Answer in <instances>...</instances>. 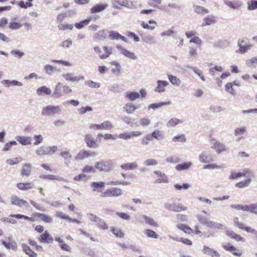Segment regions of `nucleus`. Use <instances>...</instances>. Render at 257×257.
<instances>
[{
  "label": "nucleus",
  "mask_w": 257,
  "mask_h": 257,
  "mask_svg": "<svg viewBox=\"0 0 257 257\" xmlns=\"http://www.w3.org/2000/svg\"><path fill=\"white\" fill-rule=\"evenodd\" d=\"M85 142L89 148H96L98 146L94 138L89 134L85 135Z\"/></svg>",
  "instance_id": "22"
},
{
  "label": "nucleus",
  "mask_w": 257,
  "mask_h": 257,
  "mask_svg": "<svg viewBox=\"0 0 257 257\" xmlns=\"http://www.w3.org/2000/svg\"><path fill=\"white\" fill-rule=\"evenodd\" d=\"M93 49L94 52L98 54L101 59H106L112 52V48L110 46H103L102 49L98 46H95L93 48Z\"/></svg>",
  "instance_id": "2"
},
{
  "label": "nucleus",
  "mask_w": 257,
  "mask_h": 257,
  "mask_svg": "<svg viewBox=\"0 0 257 257\" xmlns=\"http://www.w3.org/2000/svg\"><path fill=\"white\" fill-rule=\"evenodd\" d=\"M168 79L170 82L174 85L179 86L181 83L180 79L174 75H169Z\"/></svg>",
  "instance_id": "54"
},
{
  "label": "nucleus",
  "mask_w": 257,
  "mask_h": 257,
  "mask_svg": "<svg viewBox=\"0 0 257 257\" xmlns=\"http://www.w3.org/2000/svg\"><path fill=\"white\" fill-rule=\"evenodd\" d=\"M204 22L202 24V26L204 27L207 25H210L216 22L215 18L213 16H210L205 18L203 19Z\"/></svg>",
  "instance_id": "52"
},
{
  "label": "nucleus",
  "mask_w": 257,
  "mask_h": 257,
  "mask_svg": "<svg viewBox=\"0 0 257 257\" xmlns=\"http://www.w3.org/2000/svg\"><path fill=\"white\" fill-rule=\"evenodd\" d=\"M245 211L250 212L257 215V203L246 205Z\"/></svg>",
  "instance_id": "51"
},
{
  "label": "nucleus",
  "mask_w": 257,
  "mask_h": 257,
  "mask_svg": "<svg viewBox=\"0 0 257 257\" xmlns=\"http://www.w3.org/2000/svg\"><path fill=\"white\" fill-rule=\"evenodd\" d=\"M93 191L101 192L104 188L105 183L103 182H93L90 184Z\"/></svg>",
  "instance_id": "26"
},
{
  "label": "nucleus",
  "mask_w": 257,
  "mask_h": 257,
  "mask_svg": "<svg viewBox=\"0 0 257 257\" xmlns=\"http://www.w3.org/2000/svg\"><path fill=\"white\" fill-rule=\"evenodd\" d=\"M211 156L210 154H207L205 152H202L199 156V160L203 163H208L211 160Z\"/></svg>",
  "instance_id": "41"
},
{
  "label": "nucleus",
  "mask_w": 257,
  "mask_h": 257,
  "mask_svg": "<svg viewBox=\"0 0 257 257\" xmlns=\"http://www.w3.org/2000/svg\"><path fill=\"white\" fill-rule=\"evenodd\" d=\"M110 63L111 65H114L115 67L114 68H112L111 69L112 73L114 74L115 75H119L121 69V66L120 64L117 62L115 61H112Z\"/></svg>",
  "instance_id": "47"
},
{
  "label": "nucleus",
  "mask_w": 257,
  "mask_h": 257,
  "mask_svg": "<svg viewBox=\"0 0 257 257\" xmlns=\"http://www.w3.org/2000/svg\"><path fill=\"white\" fill-rule=\"evenodd\" d=\"M37 216L40 218L41 220L43 221L45 223H52L53 222V219L50 216L40 213H37Z\"/></svg>",
  "instance_id": "45"
},
{
  "label": "nucleus",
  "mask_w": 257,
  "mask_h": 257,
  "mask_svg": "<svg viewBox=\"0 0 257 257\" xmlns=\"http://www.w3.org/2000/svg\"><path fill=\"white\" fill-rule=\"evenodd\" d=\"M95 168L100 172H110L113 169V162L111 160L98 162L95 163Z\"/></svg>",
  "instance_id": "1"
},
{
  "label": "nucleus",
  "mask_w": 257,
  "mask_h": 257,
  "mask_svg": "<svg viewBox=\"0 0 257 257\" xmlns=\"http://www.w3.org/2000/svg\"><path fill=\"white\" fill-rule=\"evenodd\" d=\"M177 227L186 233L190 234L193 231L190 227L183 224H179L177 225Z\"/></svg>",
  "instance_id": "57"
},
{
  "label": "nucleus",
  "mask_w": 257,
  "mask_h": 257,
  "mask_svg": "<svg viewBox=\"0 0 257 257\" xmlns=\"http://www.w3.org/2000/svg\"><path fill=\"white\" fill-rule=\"evenodd\" d=\"M10 53L13 56L18 59H21L25 55L24 52L19 50H12Z\"/></svg>",
  "instance_id": "62"
},
{
  "label": "nucleus",
  "mask_w": 257,
  "mask_h": 257,
  "mask_svg": "<svg viewBox=\"0 0 257 257\" xmlns=\"http://www.w3.org/2000/svg\"><path fill=\"white\" fill-rule=\"evenodd\" d=\"M58 150V148L56 146H45V151L46 155H52Z\"/></svg>",
  "instance_id": "55"
},
{
  "label": "nucleus",
  "mask_w": 257,
  "mask_h": 257,
  "mask_svg": "<svg viewBox=\"0 0 257 257\" xmlns=\"http://www.w3.org/2000/svg\"><path fill=\"white\" fill-rule=\"evenodd\" d=\"M16 140L22 145H28L31 144V138L29 137L17 136Z\"/></svg>",
  "instance_id": "33"
},
{
  "label": "nucleus",
  "mask_w": 257,
  "mask_h": 257,
  "mask_svg": "<svg viewBox=\"0 0 257 257\" xmlns=\"http://www.w3.org/2000/svg\"><path fill=\"white\" fill-rule=\"evenodd\" d=\"M89 24V20H84L74 24L75 27L78 29L83 28L85 26Z\"/></svg>",
  "instance_id": "61"
},
{
  "label": "nucleus",
  "mask_w": 257,
  "mask_h": 257,
  "mask_svg": "<svg viewBox=\"0 0 257 257\" xmlns=\"http://www.w3.org/2000/svg\"><path fill=\"white\" fill-rule=\"evenodd\" d=\"M1 243L7 249H12L13 250H16L17 249V244L15 241L7 242L6 241L2 240Z\"/></svg>",
  "instance_id": "42"
},
{
  "label": "nucleus",
  "mask_w": 257,
  "mask_h": 257,
  "mask_svg": "<svg viewBox=\"0 0 257 257\" xmlns=\"http://www.w3.org/2000/svg\"><path fill=\"white\" fill-rule=\"evenodd\" d=\"M61 76L65 80L72 82L79 81L84 79L83 76H75L73 73L69 72L63 73Z\"/></svg>",
  "instance_id": "13"
},
{
  "label": "nucleus",
  "mask_w": 257,
  "mask_h": 257,
  "mask_svg": "<svg viewBox=\"0 0 257 257\" xmlns=\"http://www.w3.org/2000/svg\"><path fill=\"white\" fill-rule=\"evenodd\" d=\"M145 234L148 237L153 238H158L159 235L156 233L155 231L152 229H147L145 231Z\"/></svg>",
  "instance_id": "59"
},
{
  "label": "nucleus",
  "mask_w": 257,
  "mask_h": 257,
  "mask_svg": "<svg viewBox=\"0 0 257 257\" xmlns=\"http://www.w3.org/2000/svg\"><path fill=\"white\" fill-rule=\"evenodd\" d=\"M170 102H160L157 103H152L149 105L148 109L152 108L153 109H155L157 108H159L163 106L169 105L170 104Z\"/></svg>",
  "instance_id": "56"
},
{
  "label": "nucleus",
  "mask_w": 257,
  "mask_h": 257,
  "mask_svg": "<svg viewBox=\"0 0 257 257\" xmlns=\"http://www.w3.org/2000/svg\"><path fill=\"white\" fill-rule=\"evenodd\" d=\"M257 9V1L251 0L247 3V10L252 11Z\"/></svg>",
  "instance_id": "64"
},
{
  "label": "nucleus",
  "mask_w": 257,
  "mask_h": 257,
  "mask_svg": "<svg viewBox=\"0 0 257 257\" xmlns=\"http://www.w3.org/2000/svg\"><path fill=\"white\" fill-rule=\"evenodd\" d=\"M174 142L185 143L186 141V138L184 134H179L172 138Z\"/></svg>",
  "instance_id": "53"
},
{
  "label": "nucleus",
  "mask_w": 257,
  "mask_h": 257,
  "mask_svg": "<svg viewBox=\"0 0 257 257\" xmlns=\"http://www.w3.org/2000/svg\"><path fill=\"white\" fill-rule=\"evenodd\" d=\"M60 156L63 158L64 164L69 165L72 158L71 153L69 151H62L60 153Z\"/></svg>",
  "instance_id": "27"
},
{
  "label": "nucleus",
  "mask_w": 257,
  "mask_h": 257,
  "mask_svg": "<svg viewBox=\"0 0 257 257\" xmlns=\"http://www.w3.org/2000/svg\"><path fill=\"white\" fill-rule=\"evenodd\" d=\"M142 39L144 42L149 45L155 44L156 43V40L150 34L142 36Z\"/></svg>",
  "instance_id": "39"
},
{
  "label": "nucleus",
  "mask_w": 257,
  "mask_h": 257,
  "mask_svg": "<svg viewBox=\"0 0 257 257\" xmlns=\"http://www.w3.org/2000/svg\"><path fill=\"white\" fill-rule=\"evenodd\" d=\"M246 131V128L244 126L237 127L234 130V135L237 137V139L236 140V142H239L243 138V135Z\"/></svg>",
  "instance_id": "28"
},
{
  "label": "nucleus",
  "mask_w": 257,
  "mask_h": 257,
  "mask_svg": "<svg viewBox=\"0 0 257 257\" xmlns=\"http://www.w3.org/2000/svg\"><path fill=\"white\" fill-rule=\"evenodd\" d=\"M84 84L90 88H98L100 87V84L97 82H95L92 80H87L84 82Z\"/></svg>",
  "instance_id": "60"
},
{
  "label": "nucleus",
  "mask_w": 257,
  "mask_h": 257,
  "mask_svg": "<svg viewBox=\"0 0 257 257\" xmlns=\"http://www.w3.org/2000/svg\"><path fill=\"white\" fill-rule=\"evenodd\" d=\"M222 247L226 251L231 252L232 254L236 256H240L242 255V251L237 249L236 247L229 243L223 244Z\"/></svg>",
  "instance_id": "14"
},
{
  "label": "nucleus",
  "mask_w": 257,
  "mask_h": 257,
  "mask_svg": "<svg viewBox=\"0 0 257 257\" xmlns=\"http://www.w3.org/2000/svg\"><path fill=\"white\" fill-rule=\"evenodd\" d=\"M193 9L194 12L198 14L204 15L209 13V11L207 9L200 6H194Z\"/></svg>",
  "instance_id": "48"
},
{
  "label": "nucleus",
  "mask_w": 257,
  "mask_h": 257,
  "mask_svg": "<svg viewBox=\"0 0 257 257\" xmlns=\"http://www.w3.org/2000/svg\"><path fill=\"white\" fill-rule=\"evenodd\" d=\"M207 226L212 229H223L224 225L221 223L209 220Z\"/></svg>",
  "instance_id": "50"
},
{
  "label": "nucleus",
  "mask_w": 257,
  "mask_h": 257,
  "mask_svg": "<svg viewBox=\"0 0 257 257\" xmlns=\"http://www.w3.org/2000/svg\"><path fill=\"white\" fill-rule=\"evenodd\" d=\"M107 36V34L105 30H101L96 33L94 36V38L97 40L103 41Z\"/></svg>",
  "instance_id": "44"
},
{
  "label": "nucleus",
  "mask_w": 257,
  "mask_h": 257,
  "mask_svg": "<svg viewBox=\"0 0 257 257\" xmlns=\"http://www.w3.org/2000/svg\"><path fill=\"white\" fill-rule=\"evenodd\" d=\"M108 38L111 40H121L122 41H125V37L121 35L118 32L112 31L109 32Z\"/></svg>",
  "instance_id": "25"
},
{
  "label": "nucleus",
  "mask_w": 257,
  "mask_h": 257,
  "mask_svg": "<svg viewBox=\"0 0 257 257\" xmlns=\"http://www.w3.org/2000/svg\"><path fill=\"white\" fill-rule=\"evenodd\" d=\"M95 156L96 153L94 152H91L90 151L82 150L79 151L75 157V159L76 161H81L89 157H95Z\"/></svg>",
  "instance_id": "9"
},
{
  "label": "nucleus",
  "mask_w": 257,
  "mask_h": 257,
  "mask_svg": "<svg viewBox=\"0 0 257 257\" xmlns=\"http://www.w3.org/2000/svg\"><path fill=\"white\" fill-rule=\"evenodd\" d=\"M40 240L42 242L51 243L53 239L49 233L48 231L46 230L40 236Z\"/></svg>",
  "instance_id": "35"
},
{
  "label": "nucleus",
  "mask_w": 257,
  "mask_h": 257,
  "mask_svg": "<svg viewBox=\"0 0 257 257\" xmlns=\"http://www.w3.org/2000/svg\"><path fill=\"white\" fill-rule=\"evenodd\" d=\"M108 7V5L107 4H97L90 9V13L91 14L100 13L105 10Z\"/></svg>",
  "instance_id": "15"
},
{
  "label": "nucleus",
  "mask_w": 257,
  "mask_h": 257,
  "mask_svg": "<svg viewBox=\"0 0 257 257\" xmlns=\"http://www.w3.org/2000/svg\"><path fill=\"white\" fill-rule=\"evenodd\" d=\"M2 84H3L4 86L6 87H10L11 86H23V83L21 82H20L18 80H4L1 82Z\"/></svg>",
  "instance_id": "32"
},
{
  "label": "nucleus",
  "mask_w": 257,
  "mask_h": 257,
  "mask_svg": "<svg viewBox=\"0 0 257 257\" xmlns=\"http://www.w3.org/2000/svg\"><path fill=\"white\" fill-rule=\"evenodd\" d=\"M154 173L160 177L156 180L155 183H168L169 182V178L165 173L162 172L160 171H155Z\"/></svg>",
  "instance_id": "20"
},
{
  "label": "nucleus",
  "mask_w": 257,
  "mask_h": 257,
  "mask_svg": "<svg viewBox=\"0 0 257 257\" xmlns=\"http://www.w3.org/2000/svg\"><path fill=\"white\" fill-rule=\"evenodd\" d=\"M122 7L130 10H134L138 8V2L135 1L123 0Z\"/></svg>",
  "instance_id": "30"
},
{
  "label": "nucleus",
  "mask_w": 257,
  "mask_h": 257,
  "mask_svg": "<svg viewBox=\"0 0 257 257\" xmlns=\"http://www.w3.org/2000/svg\"><path fill=\"white\" fill-rule=\"evenodd\" d=\"M192 165V163L190 162H184L182 164L177 165L175 167V169L179 171L188 170Z\"/></svg>",
  "instance_id": "40"
},
{
  "label": "nucleus",
  "mask_w": 257,
  "mask_h": 257,
  "mask_svg": "<svg viewBox=\"0 0 257 257\" xmlns=\"http://www.w3.org/2000/svg\"><path fill=\"white\" fill-rule=\"evenodd\" d=\"M142 217L146 224L152 227H157L159 226L158 223L153 218L144 214L142 215Z\"/></svg>",
  "instance_id": "31"
},
{
  "label": "nucleus",
  "mask_w": 257,
  "mask_h": 257,
  "mask_svg": "<svg viewBox=\"0 0 257 257\" xmlns=\"http://www.w3.org/2000/svg\"><path fill=\"white\" fill-rule=\"evenodd\" d=\"M51 90L46 86H43L37 89V93L39 95L43 94L50 95L51 93Z\"/></svg>",
  "instance_id": "43"
},
{
  "label": "nucleus",
  "mask_w": 257,
  "mask_h": 257,
  "mask_svg": "<svg viewBox=\"0 0 257 257\" xmlns=\"http://www.w3.org/2000/svg\"><path fill=\"white\" fill-rule=\"evenodd\" d=\"M122 194V191L121 189L113 187L106 190L101 194L100 196L102 197H118L120 196Z\"/></svg>",
  "instance_id": "4"
},
{
  "label": "nucleus",
  "mask_w": 257,
  "mask_h": 257,
  "mask_svg": "<svg viewBox=\"0 0 257 257\" xmlns=\"http://www.w3.org/2000/svg\"><path fill=\"white\" fill-rule=\"evenodd\" d=\"M125 96L130 101H133L139 98L140 97V94L139 92L135 91L127 92L125 93Z\"/></svg>",
  "instance_id": "36"
},
{
  "label": "nucleus",
  "mask_w": 257,
  "mask_h": 257,
  "mask_svg": "<svg viewBox=\"0 0 257 257\" xmlns=\"http://www.w3.org/2000/svg\"><path fill=\"white\" fill-rule=\"evenodd\" d=\"M182 122L183 121L179 119H178L177 118H173L168 121V122L167 123V125L168 127L174 126L179 123H182Z\"/></svg>",
  "instance_id": "58"
},
{
  "label": "nucleus",
  "mask_w": 257,
  "mask_h": 257,
  "mask_svg": "<svg viewBox=\"0 0 257 257\" xmlns=\"http://www.w3.org/2000/svg\"><path fill=\"white\" fill-rule=\"evenodd\" d=\"M116 47L121 54L123 55L127 58L132 60H136L137 59V56L135 53L126 50L122 47V46L118 45H116Z\"/></svg>",
  "instance_id": "12"
},
{
  "label": "nucleus",
  "mask_w": 257,
  "mask_h": 257,
  "mask_svg": "<svg viewBox=\"0 0 257 257\" xmlns=\"http://www.w3.org/2000/svg\"><path fill=\"white\" fill-rule=\"evenodd\" d=\"M247 41L248 39L247 38H243L238 41L237 45L239 48L238 51L241 54L246 53L248 50L252 47L251 45L247 44Z\"/></svg>",
  "instance_id": "8"
},
{
  "label": "nucleus",
  "mask_w": 257,
  "mask_h": 257,
  "mask_svg": "<svg viewBox=\"0 0 257 257\" xmlns=\"http://www.w3.org/2000/svg\"><path fill=\"white\" fill-rule=\"evenodd\" d=\"M140 108V105H136L131 102L125 103L123 107V110L127 113H133L135 111Z\"/></svg>",
  "instance_id": "19"
},
{
  "label": "nucleus",
  "mask_w": 257,
  "mask_h": 257,
  "mask_svg": "<svg viewBox=\"0 0 257 257\" xmlns=\"http://www.w3.org/2000/svg\"><path fill=\"white\" fill-rule=\"evenodd\" d=\"M113 127V125L111 123L108 121H104L103 123L97 124H91L89 126L90 128L95 129V130H111Z\"/></svg>",
  "instance_id": "11"
},
{
  "label": "nucleus",
  "mask_w": 257,
  "mask_h": 257,
  "mask_svg": "<svg viewBox=\"0 0 257 257\" xmlns=\"http://www.w3.org/2000/svg\"><path fill=\"white\" fill-rule=\"evenodd\" d=\"M138 165L137 162L124 163L120 165V168L125 171L133 170L137 169Z\"/></svg>",
  "instance_id": "29"
},
{
  "label": "nucleus",
  "mask_w": 257,
  "mask_h": 257,
  "mask_svg": "<svg viewBox=\"0 0 257 257\" xmlns=\"http://www.w3.org/2000/svg\"><path fill=\"white\" fill-rule=\"evenodd\" d=\"M169 85V82L166 80H158L156 82V86L154 88V91L161 93L166 91V87Z\"/></svg>",
  "instance_id": "10"
},
{
  "label": "nucleus",
  "mask_w": 257,
  "mask_h": 257,
  "mask_svg": "<svg viewBox=\"0 0 257 257\" xmlns=\"http://www.w3.org/2000/svg\"><path fill=\"white\" fill-rule=\"evenodd\" d=\"M223 3L225 5L233 9H238L242 6L241 2L238 0H235L233 1L224 0Z\"/></svg>",
  "instance_id": "23"
},
{
  "label": "nucleus",
  "mask_w": 257,
  "mask_h": 257,
  "mask_svg": "<svg viewBox=\"0 0 257 257\" xmlns=\"http://www.w3.org/2000/svg\"><path fill=\"white\" fill-rule=\"evenodd\" d=\"M142 133L140 131H129L124 132L122 133L117 135V138L124 140H128L134 137H138L142 135Z\"/></svg>",
  "instance_id": "7"
},
{
  "label": "nucleus",
  "mask_w": 257,
  "mask_h": 257,
  "mask_svg": "<svg viewBox=\"0 0 257 257\" xmlns=\"http://www.w3.org/2000/svg\"><path fill=\"white\" fill-rule=\"evenodd\" d=\"M17 187L19 189L25 191L33 188L34 187V185L32 183H19L17 184Z\"/></svg>",
  "instance_id": "46"
},
{
  "label": "nucleus",
  "mask_w": 257,
  "mask_h": 257,
  "mask_svg": "<svg viewBox=\"0 0 257 257\" xmlns=\"http://www.w3.org/2000/svg\"><path fill=\"white\" fill-rule=\"evenodd\" d=\"M166 161L168 163L176 164L180 162V159L176 156H169L166 158Z\"/></svg>",
  "instance_id": "63"
},
{
  "label": "nucleus",
  "mask_w": 257,
  "mask_h": 257,
  "mask_svg": "<svg viewBox=\"0 0 257 257\" xmlns=\"http://www.w3.org/2000/svg\"><path fill=\"white\" fill-rule=\"evenodd\" d=\"M152 136L154 139L158 141L163 140L165 138L164 133L158 130L154 131L152 133Z\"/></svg>",
  "instance_id": "49"
},
{
  "label": "nucleus",
  "mask_w": 257,
  "mask_h": 257,
  "mask_svg": "<svg viewBox=\"0 0 257 257\" xmlns=\"http://www.w3.org/2000/svg\"><path fill=\"white\" fill-rule=\"evenodd\" d=\"M31 165L30 163L24 164L21 169V174L22 176H29L31 172Z\"/></svg>",
  "instance_id": "38"
},
{
  "label": "nucleus",
  "mask_w": 257,
  "mask_h": 257,
  "mask_svg": "<svg viewBox=\"0 0 257 257\" xmlns=\"http://www.w3.org/2000/svg\"><path fill=\"white\" fill-rule=\"evenodd\" d=\"M11 202L13 205H17L19 207L27 206L28 204L26 201L20 199L16 195H13L11 196Z\"/></svg>",
  "instance_id": "17"
},
{
  "label": "nucleus",
  "mask_w": 257,
  "mask_h": 257,
  "mask_svg": "<svg viewBox=\"0 0 257 257\" xmlns=\"http://www.w3.org/2000/svg\"><path fill=\"white\" fill-rule=\"evenodd\" d=\"M148 23L150 25L154 24L155 26H151L149 25L148 23L142 21L141 23V26L142 27H143L144 29L150 30H154L155 29V27L157 26V22L153 20H149L148 21Z\"/></svg>",
  "instance_id": "34"
},
{
  "label": "nucleus",
  "mask_w": 257,
  "mask_h": 257,
  "mask_svg": "<svg viewBox=\"0 0 257 257\" xmlns=\"http://www.w3.org/2000/svg\"><path fill=\"white\" fill-rule=\"evenodd\" d=\"M62 87L63 84L60 82H58L55 87L52 96L57 98L61 97L63 96Z\"/></svg>",
  "instance_id": "21"
},
{
  "label": "nucleus",
  "mask_w": 257,
  "mask_h": 257,
  "mask_svg": "<svg viewBox=\"0 0 257 257\" xmlns=\"http://www.w3.org/2000/svg\"><path fill=\"white\" fill-rule=\"evenodd\" d=\"M165 207L171 211L179 212L181 210H186L187 207L178 203H165Z\"/></svg>",
  "instance_id": "6"
},
{
  "label": "nucleus",
  "mask_w": 257,
  "mask_h": 257,
  "mask_svg": "<svg viewBox=\"0 0 257 257\" xmlns=\"http://www.w3.org/2000/svg\"><path fill=\"white\" fill-rule=\"evenodd\" d=\"M246 179L239 182L236 183L235 185V187L239 188H243L248 187L252 181V178L254 177H245Z\"/></svg>",
  "instance_id": "24"
},
{
  "label": "nucleus",
  "mask_w": 257,
  "mask_h": 257,
  "mask_svg": "<svg viewBox=\"0 0 257 257\" xmlns=\"http://www.w3.org/2000/svg\"><path fill=\"white\" fill-rule=\"evenodd\" d=\"M22 247L23 251L30 257H36L37 256V254L33 251L27 244L23 243Z\"/></svg>",
  "instance_id": "37"
},
{
  "label": "nucleus",
  "mask_w": 257,
  "mask_h": 257,
  "mask_svg": "<svg viewBox=\"0 0 257 257\" xmlns=\"http://www.w3.org/2000/svg\"><path fill=\"white\" fill-rule=\"evenodd\" d=\"M211 144L213 145L212 148L215 150L217 154H220L225 151V146L223 144L220 143L215 140H212Z\"/></svg>",
  "instance_id": "18"
},
{
  "label": "nucleus",
  "mask_w": 257,
  "mask_h": 257,
  "mask_svg": "<svg viewBox=\"0 0 257 257\" xmlns=\"http://www.w3.org/2000/svg\"><path fill=\"white\" fill-rule=\"evenodd\" d=\"M204 254L211 257H220V253L216 250L207 246L204 245L202 249Z\"/></svg>",
  "instance_id": "16"
},
{
  "label": "nucleus",
  "mask_w": 257,
  "mask_h": 257,
  "mask_svg": "<svg viewBox=\"0 0 257 257\" xmlns=\"http://www.w3.org/2000/svg\"><path fill=\"white\" fill-rule=\"evenodd\" d=\"M241 177H254L253 172L249 169H244L241 172H232L229 177L230 180L238 179Z\"/></svg>",
  "instance_id": "5"
},
{
  "label": "nucleus",
  "mask_w": 257,
  "mask_h": 257,
  "mask_svg": "<svg viewBox=\"0 0 257 257\" xmlns=\"http://www.w3.org/2000/svg\"><path fill=\"white\" fill-rule=\"evenodd\" d=\"M62 109L58 105H49L42 109V115L43 116H53L61 113Z\"/></svg>",
  "instance_id": "3"
}]
</instances>
